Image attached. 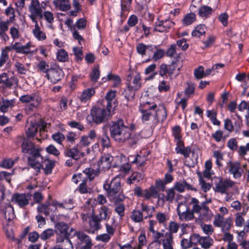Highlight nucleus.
Masks as SVG:
<instances>
[{"instance_id":"de8ad7c7","label":"nucleus","mask_w":249,"mask_h":249,"mask_svg":"<svg viewBox=\"0 0 249 249\" xmlns=\"http://www.w3.org/2000/svg\"><path fill=\"white\" fill-rule=\"evenodd\" d=\"M213 241L209 236H201L200 245L202 248L207 249L210 248L213 244Z\"/></svg>"},{"instance_id":"c9c22d12","label":"nucleus","mask_w":249,"mask_h":249,"mask_svg":"<svg viewBox=\"0 0 249 249\" xmlns=\"http://www.w3.org/2000/svg\"><path fill=\"white\" fill-rule=\"evenodd\" d=\"M55 228L63 236V237H67L70 236V234L68 231L69 230V226L64 222H61L56 223L55 225Z\"/></svg>"},{"instance_id":"39448f33","label":"nucleus","mask_w":249,"mask_h":249,"mask_svg":"<svg viewBox=\"0 0 249 249\" xmlns=\"http://www.w3.org/2000/svg\"><path fill=\"white\" fill-rule=\"evenodd\" d=\"M19 101L24 104L29 103V105L26 107V111L30 112L36 108L40 105L41 98L37 94L34 93L31 94H25L19 98Z\"/></svg>"},{"instance_id":"20e7f679","label":"nucleus","mask_w":249,"mask_h":249,"mask_svg":"<svg viewBox=\"0 0 249 249\" xmlns=\"http://www.w3.org/2000/svg\"><path fill=\"white\" fill-rule=\"evenodd\" d=\"M111 110L109 108L94 107L90 114L88 116V119H91L92 122L96 124H100L107 121L110 116Z\"/></svg>"},{"instance_id":"473e14b6","label":"nucleus","mask_w":249,"mask_h":249,"mask_svg":"<svg viewBox=\"0 0 249 249\" xmlns=\"http://www.w3.org/2000/svg\"><path fill=\"white\" fill-rule=\"evenodd\" d=\"M35 24V28L33 29V33L35 37L39 41H43L46 38L45 33L43 32L37 22H33Z\"/></svg>"},{"instance_id":"72a5a7b5","label":"nucleus","mask_w":249,"mask_h":249,"mask_svg":"<svg viewBox=\"0 0 249 249\" xmlns=\"http://www.w3.org/2000/svg\"><path fill=\"white\" fill-rule=\"evenodd\" d=\"M2 213L4 215L6 220L11 221L15 217L14 211L13 207L9 204L5 205L4 209L2 210Z\"/></svg>"},{"instance_id":"a878e982","label":"nucleus","mask_w":249,"mask_h":249,"mask_svg":"<svg viewBox=\"0 0 249 249\" xmlns=\"http://www.w3.org/2000/svg\"><path fill=\"white\" fill-rule=\"evenodd\" d=\"M116 92L110 90L107 93L106 96V101L107 102V108L112 110L116 106V100L115 99Z\"/></svg>"},{"instance_id":"393cba45","label":"nucleus","mask_w":249,"mask_h":249,"mask_svg":"<svg viewBox=\"0 0 249 249\" xmlns=\"http://www.w3.org/2000/svg\"><path fill=\"white\" fill-rule=\"evenodd\" d=\"M93 88L87 89L84 90L78 96V98L82 103H86L89 102L91 97L95 94Z\"/></svg>"},{"instance_id":"4c0bfd02","label":"nucleus","mask_w":249,"mask_h":249,"mask_svg":"<svg viewBox=\"0 0 249 249\" xmlns=\"http://www.w3.org/2000/svg\"><path fill=\"white\" fill-rule=\"evenodd\" d=\"M106 231L107 234L111 237L112 236L116 231V229L117 226V224L116 223L115 219L114 217L111 218V222H107L105 224Z\"/></svg>"},{"instance_id":"0e129e2a","label":"nucleus","mask_w":249,"mask_h":249,"mask_svg":"<svg viewBox=\"0 0 249 249\" xmlns=\"http://www.w3.org/2000/svg\"><path fill=\"white\" fill-rule=\"evenodd\" d=\"M16 71L18 73L21 74H26L27 71V69L25 68L24 65L19 62H16L14 64Z\"/></svg>"},{"instance_id":"412c9836","label":"nucleus","mask_w":249,"mask_h":249,"mask_svg":"<svg viewBox=\"0 0 249 249\" xmlns=\"http://www.w3.org/2000/svg\"><path fill=\"white\" fill-rule=\"evenodd\" d=\"M110 214V209L106 206H102L97 209L96 213H94V216L101 221L108 219Z\"/></svg>"},{"instance_id":"bf43d9fd","label":"nucleus","mask_w":249,"mask_h":249,"mask_svg":"<svg viewBox=\"0 0 249 249\" xmlns=\"http://www.w3.org/2000/svg\"><path fill=\"white\" fill-rule=\"evenodd\" d=\"M246 212L243 211L242 213H237L235 215V225L237 227H241L243 225L245 221L243 217V215H245Z\"/></svg>"},{"instance_id":"338daca9","label":"nucleus","mask_w":249,"mask_h":249,"mask_svg":"<svg viewBox=\"0 0 249 249\" xmlns=\"http://www.w3.org/2000/svg\"><path fill=\"white\" fill-rule=\"evenodd\" d=\"M232 221L230 218H228L224 220L220 227L221 228L222 230L225 232L229 231L231 226Z\"/></svg>"},{"instance_id":"0eeeda50","label":"nucleus","mask_w":249,"mask_h":249,"mask_svg":"<svg viewBox=\"0 0 249 249\" xmlns=\"http://www.w3.org/2000/svg\"><path fill=\"white\" fill-rule=\"evenodd\" d=\"M179 219L181 221H188L194 219V215L189 207L185 203H179L177 208Z\"/></svg>"},{"instance_id":"bb28decb","label":"nucleus","mask_w":249,"mask_h":249,"mask_svg":"<svg viewBox=\"0 0 249 249\" xmlns=\"http://www.w3.org/2000/svg\"><path fill=\"white\" fill-rule=\"evenodd\" d=\"M156 46L152 45H145L144 43H138L136 46L137 52L140 55L143 56L146 55V52L148 51L153 52Z\"/></svg>"},{"instance_id":"9d476101","label":"nucleus","mask_w":249,"mask_h":249,"mask_svg":"<svg viewBox=\"0 0 249 249\" xmlns=\"http://www.w3.org/2000/svg\"><path fill=\"white\" fill-rule=\"evenodd\" d=\"M32 45L30 42L27 43L23 45L20 42H15L14 44H11L10 46H7L10 51L14 50L18 53L23 54H32L31 50Z\"/></svg>"},{"instance_id":"680f3d73","label":"nucleus","mask_w":249,"mask_h":249,"mask_svg":"<svg viewBox=\"0 0 249 249\" xmlns=\"http://www.w3.org/2000/svg\"><path fill=\"white\" fill-rule=\"evenodd\" d=\"M100 142L104 148H108L110 146V139L106 134L103 135L99 138Z\"/></svg>"},{"instance_id":"ddd939ff","label":"nucleus","mask_w":249,"mask_h":249,"mask_svg":"<svg viewBox=\"0 0 249 249\" xmlns=\"http://www.w3.org/2000/svg\"><path fill=\"white\" fill-rule=\"evenodd\" d=\"M227 167L229 173L232 174L234 178L236 179L241 178L244 171L239 162L229 161L227 163Z\"/></svg>"},{"instance_id":"4d7b16f0","label":"nucleus","mask_w":249,"mask_h":249,"mask_svg":"<svg viewBox=\"0 0 249 249\" xmlns=\"http://www.w3.org/2000/svg\"><path fill=\"white\" fill-rule=\"evenodd\" d=\"M143 178V175L138 172H134L128 178L127 183L129 184L134 183L136 181L138 182Z\"/></svg>"},{"instance_id":"774afa93","label":"nucleus","mask_w":249,"mask_h":249,"mask_svg":"<svg viewBox=\"0 0 249 249\" xmlns=\"http://www.w3.org/2000/svg\"><path fill=\"white\" fill-rule=\"evenodd\" d=\"M52 139L57 143L61 144L63 141H64L65 137L64 135L60 132H56L52 135Z\"/></svg>"},{"instance_id":"e433bc0d","label":"nucleus","mask_w":249,"mask_h":249,"mask_svg":"<svg viewBox=\"0 0 249 249\" xmlns=\"http://www.w3.org/2000/svg\"><path fill=\"white\" fill-rule=\"evenodd\" d=\"M207 30V27L204 24L197 25L192 32V36L193 37H200L205 35Z\"/></svg>"},{"instance_id":"f704fd0d","label":"nucleus","mask_w":249,"mask_h":249,"mask_svg":"<svg viewBox=\"0 0 249 249\" xmlns=\"http://www.w3.org/2000/svg\"><path fill=\"white\" fill-rule=\"evenodd\" d=\"M52 207H53L52 203H44L38 206L37 210L38 212L43 213L46 215H49L51 213L55 212L54 208Z\"/></svg>"},{"instance_id":"a18cd8bd","label":"nucleus","mask_w":249,"mask_h":249,"mask_svg":"<svg viewBox=\"0 0 249 249\" xmlns=\"http://www.w3.org/2000/svg\"><path fill=\"white\" fill-rule=\"evenodd\" d=\"M7 46L1 50L0 55V68L2 67L4 64L9 59L8 53L10 52Z\"/></svg>"},{"instance_id":"9b49d317","label":"nucleus","mask_w":249,"mask_h":249,"mask_svg":"<svg viewBox=\"0 0 249 249\" xmlns=\"http://www.w3.org/2000/svg\"><path fill=\"white\" fill-rule=\"evenodd\" d=\"M62 70L59 67H51L46 75L47 79L52 83L55 84L60 81L64 77Z\"/></svg>"},{"instance_id":"1a4fd4ad","label":"nucleus","mask_w":249,"mask_h":249,"mask_svg":"<svg viewBox=\"0 0 249 249\" xmlns=\"http://www.w3.org/2000/svg\"><path fill=\"white\" fill-rule=\"evenodd\" d=\"M18 141L17 142H22L21 148L22 151L25 153H28L29 155L35 154L38 155L39 150L35 147V144L29 140L25 139L23 136H18Z\"/></svg>"},{"instance_id":"7c9ffc66","label":"nucleus","mask_w":249,"mask_h":249,"mask_svg":"<svg viewBox=\"0 0 249 249\" xmlns=\"http://www.w3.org/2000/svg\"><path fill=\"white\" fill-rule=\"evenodd\" d=\"M43 11L41 14L42 16L39 17V19H42L44 18L48 24V27L53 29V23L54 19L53 14L49 11H45V10Z\"/></svg>"},{"instance_id":"6e6552de","label":"nucleus","mask_w":249,"mask_h":249,"mask_svg":"<svg viewBox=\"0 0 249 249\" xmlns=\"http://www.w3.org/2000/svg\"><path fill=\"white\" fill-rule=\"evenodd\" d=\"M235 182L230 179L219 178L215 183V191L221 194H226L227 191L235 185Z\"/></svg>"},{"instance_id":"4be33fe9","label":"nucleus","mask_w":249,"mask_h":249,"mask_svg":"<svg viewBox=\"0 0 249 249\" xmlns=\"http://www.w3.org/2000/svg\"><path fill=\"white\" fill-rule=\"evenodd\" d=\"M38 126L39 124L36 121H27L25 129L27 138H33L37 132Z\"/></svg>"},{"instance_id":"37998d69","label":"nucleus","mask_w":249,"mask_h":249,"mask_svg":"<svg viewBox=\"0 0 249 249\" xmlns=\"http://www.w3.org/2000/svg\"><path fill=\"white\" fill-rule=\"evenodd\" d=\"M212 9L208 6H203L199 8L198 15L202 18L209 17L212 13Z\"/></svg>"},{"instance_id":"a211bd4d","label":"nucleus","mask_w":249,"mask_h":249,"mask_svg":"<svg viewBox=\"0 0 249 249\" xmlns=\"http://www.w3.org/2000/svg\"><path fill=\"white\" fill-rule=\"evenodd\" d=\"M113 158L109 154H105L102 156L98 162L99 168L104 171H106L110 169L111 166Z\"/></svg>"},{"instance_id":"8fccbe9b","label":"nucleus","mask_w":249,"mask_h":249,"mask_svg":"<svg viewBox=\"0 0 249 249\" xmlns=\"http://www.w3.org/2000/svg\"><path fill=\"white\" fill-rule=\"evenodd\" d=\"M37 68L38 71L40 72L46 74V75L48 73V71L51 70L48 64L44 60H41L37 65Z\"/></svg>"},{"instance_id":"09e8293b","label":"nucleus","mask_w":249,"mask_h":249,"mask_svg":"<svg viewBox=\"0 0 249 249\" xmlns=\"http://www.w3.org/2000/svg\"><path fill=\"white\" fill-rule=\"evenodd\" d=\"M167 214L162 212H158L156 214V219L159 224L165 226L167 221L169 220Z\"/></svg>"},{"instance_id":"7ed1b4c3","label":"nucleus","mask_w":249,"mask_h":249,"mask_svg":"<svg viewBox=\"0 0 249 249\" xmlns=\"http://www.w3.org/2000/svg\"><path fill=\"white\" fill-rule=\"evenodd\" d=\"M141 77L136 71L131 72L127 77V87L124 90L125 97L128 99L133 98L135 91L141 88Z\"/></svg>"},{"instance_id":"a19ab883","label":"nucleus","mask_w":249,"mask_h":249,"mask_svg":"<svg viewBox=\"0 0 249 249\" xmlns=\"http://www.w3.org/2000/svg\"><path fill=\"white\" fill-rule=\"evenodd\" d=\"M142 212L144 213L143 217L145 219L152 217L153 213L155 211L154 207H149L143 203L141 204Z\"/></svg>"},{"instance_id":"79ce46f5","label":"nucleus","mask_w":249,"mask_h":249,"mask_svg":"<svg viewBox=\"0 0 249 249\" xmlns=\"http://www.w3.org/2000/svg\"><path fill=\"white\" fill-rule=\"evenodd\" d=\"M175 189L180 193L184 192L185 189L188 190H193L192 186L188 184L185 181L177 182L175 185Z\"/></svg>"},{"instance_id":"e2e57ef3","label":"nucleus","mask_w":249,"mask_h":249,"mask_svg":"<svg viewBox=\"0 0 249 249\" xmlns=\"http://www.w3.org/2000/svg\"><path fill=\"white\" fill-rule=\"evenodd\" d=\"M179 229V225L174 221H171L169 223L168 226L169 231L166 233H170L171 235L173 233H177Z\"/></svg>"},{"instance_id":"c85d7f7f","label":"nucleus","mask_w":249,"mask_h":249,"mask_svg":"<svg viewBox=\"0 0 249 249\" xmlns=\"http://www.w3.org/2000/svg\"><path fill=\"white\" fill-rule=\"evenodd\" d=\"M69 236L62 237L58 236L56 239L57 243H62L60 247L62 249H73L71 241L69 238Z\"/></svg>"},{"instance_id":"69168bd1","label":"nucleus","mask_w":249,"mask_h":249,"mask_svg":"<svg viewBox=\"0 0 249 249\" xmlns=\"http://www.w3.org/2000/svg\"><path fill=\"white\" fill-rule=\"evenodd\" d=\"M10 34L11 37L13 39V40L18 39L20 36V34L18 29L15 26H13L10 28Z\"/></svg>"},{"instance_id":"f8f14e48","label":"nucleus","mask_w":249,"mask_h":249,"mask_svg":"<svg viewBox=\"0 0 249 249\" xmlns=\"http://www.w3.org/2000/svg\"><path fill=\"white\" fill-rule=\"evenodd\" d=\"M157 106L156 104L149 107L148 109H143L141 108L140 111L142 114V121L143 122L152 120L154 124L158 123L156 121V109Z\"/></svg>"},{"instance_id":"58836bf2","label":"nucleus","mask_w":249,"mask_h":249,"mask_svg":"<svg viewBox=\"0 0 249 249\" xmlns=\"http://www.w3.org/2000/svg\"><path fill=\"white\" fill-rule=\"evenodd\" d=\"M158 196V192L156 187L154 186L143 191V197L146 199H149L151 197L156 198Z\"/></svg>"},{"instance_id":"3c124183","label":"nucleus","mask_w":249,"mask_h":249,"mask_svg":"<svg viewBox=\"0 0 249 249\" xmlns=\"http://www.w3.org/2000/svg\"><path fill=\"white\" fill-rule=\"evenodd\" d=\"M15 102L14 100H3L2 104L0 106V110L2 112H6L9 108L13 107L15 105Z\"/></svg>"},{"instance_id":"aec40b11","label":"nucleus","mask_w":249,"mask_h":249,"mask_svg":"<svg viewBox=\"0 0 249 249\" xmlns=\"http://www.w3.org/2000/svg\"><path fill=\"white\" fill-rule=\"evenodd\" d=\"M0 83L3 85L5 88H10L18 84V80L13 76L9 77L6 73L0 74Z\"/></svg>"},{"instance_id":"cd10ccee","label":"nucleus","mask_w":249,"mask_h":249,"mask_svg":"<svg viewBox=\"0 0 249 249\" xmlns=\"http://www.w3.org/2000/svg\"><path fill=\"white\" fill-rule=\"evenodd\" d=\"M129 160H131V163L135 164L138 167H141L144 165L147 158L144 155L137 154L135 156H130L128 157Z\"/></svg>"},{"instance_id":"f3484780","label":"nucleus","mask_w":249,"mask_h":249,"mask_svg":"<svg viewBox=\"0 0 249 249\" xmlns=\"http://www.w3.org/2000/svg\"><path fill=\"white\" fill-rule=\"evenodd\" d=\"M28 164L29 165L35 169L36 172L39 171L42 167L41 162L42 161V158L38 152V155L32 154L28 156Z\"/></svg>"},{"instance_id":"ea45409f","label":"nucleus","mask_w":249,"mask_h":249,"mask_svg":"<svg viewBox=\"0 0 249 249\" xmlns=\"http://www.w3.org/2000/svg\"><path fill=\"white\" fill-rule=\"evenodd\" d=\"M213 216V213L209 208L206 206H203L202 211L199 214V218L204 221L211 220Z\"/></svg>"},{"instance_id":"603ef678","label":"nucleus","mask_w":249,"mask_h":249,"mask_svg":"<svg viewBox=\"0 0 249 249\" xmlns=\"http://www.w3.org/2000/svg\"><path fill=\"white\" fill-rule=\"evenodd\" d=\"M56 58L59 62H66L69 59L68 53L64 49L58 50L56 53Z\"/></svg>"},{"instance_id":"5701e85b","label":"nucleus","mask_w":249,"mask_h":249,"mask_svg":"<svg viewBox=\"0 0 249 249\" xmlns=\"http://www.w3.org/2000/svg\"><path fill=\"white\" fill-rule=\"evenodd\" d=\"M163 232L162 239L158 242H161L163 249H173V236L170 233H165L164 234Z\"/></svg>"},{"instance_id":"5fc2aeb1","label":"nucleus","mask_w":249,"mask_h":249,"mask_svg":"<svg viewBox=\"0 0 249 249\" xmlns=\"http://www.w3.org/2000/svg\"><path fill=\"white\" fill-rule=\"evenodd\" d=\"M93 215H94L93 209L91 208L85 209L81 213L82 219L83 221H87L91 217H92Z\"/></svg>"},{"instance_id":"f257e3e1","label":"nucleus","mask_w":249,"mask_h":249,"mask_svg":"<svg viewBox=\"0 0 249 249\" xmlns=\"http://www.w3.org/2000/svg\"><path fill=\"white\" fill-rule=\"evenodd\" d=\"M111 136L116 142L120 143H127L130 147L135 146L141 137L139 133L124 124L123 120L112 122L110 127Z\"/></svg>"},{"instance_id":"864d4df0","label":"nucleus","mask_w":249,"mask_h":249,"mask_svg":"<svg viewBox=\"0 0 249 249\" xmlns=\"http://www.w3.org/2000/svg\"><path fill=\"white\" fill-rule=\"evenodd\" d=\"M167 117L166 110L165 107L163 106L159 107L156 110V121H159V120H161L162 121L166 119Z\"/></svg>"},{"instance_id":"6ab92c4d","label":"nucleus","mask_w":249,"mask_h":249,"mask_svg":"<svg viewBox=\"0 0 249 249\" xmlns=\"http://www.w3.org/2000/svg\"><path fill=\"white\" fill-rule=\"evenodd\" d=\"M31 195L25 194H14L12 197V201L18 204L20 207H23L29 204Z\"/></svg>"},{"instance_id":"dca6fc26","label":"nucleus","mask_w":249,"mask_h":249,"mask_svg":"<svg viewBox=\"0 0 249 249\" xmlns=\"http://www.w3.org/2000/svg\"><path fill=\"white\" fill-rule=\"evenodd\" d=\"M78 145L72 148H67L64 152L65 156L78 160L85 156V153L80 151Z\"/></svg>"},{"instance_id":"b1692460","label":"nucleus","mask_w":249,"mask_h":249,"mask_svg":"<svg viewBox=\"0 0 249 249\" xmlns=\"http://www.w3.org/2000/svg\"><path fill=\"white\" fill-rule=\"evenodd\" d=\"M89 221V227L87 230L89 233H94L101 228V221L96 218L94 215Z\"/></svg>"},{"instance_id":"c03bdc74","label":"nucleus","mask_w":249,"mask_h":249,"mask_svg":"<svg viewBox=\"0 0 249 249\" xmlns=\"http://www.w3.org/2000/svg\"><path fill=\"white\" fill-rule=\"evenodd\" d=\"M196 20V16L194 13H190L186 14L182 20L184 25L188 26L192 24Z\"/></svg>"},{"instance_id":"2eb2a0df","label":"nucleus","mask_w":249,"mask_h":249,"mask_svg":"<svg viewBox=\"0 0 249 249\" xmlns=\"http://www.w3.org/2000/svg\"><path fill=\"white\" fill-rule=\"evenodd\" d=\"M74 235L80 242V244H85L84 246L81 247V249H91L93 244L90 237L83 231L75 232Z\"/></svg>"},{"instance_id":"c756f323","label":"nucleus","mask_w":249,"mask_h":249,"mask_svg":"<svg viewBox=\"0 0 249 249\" xmlns=\"http://www.w3.org/2000/svg\"><path fill=\"white\" fill-rule=\"evenodd\" d=\"M190 204L192 205L191 211L193 213H197L200 214L203 209V206H206V202H202L200 204L199 201L196 198L193 197L191 198Z\"/></svg>"},{"instance_id":"f03ea898","label":"nucleus","mask_w":249,"mask_h":249,"mask_svg":"<svg viewBox=\"0 0 249 249\" xmlns=\"http://www.w3.org/2000/svg\"><path fill=\"white\" fill-rule=\"evenodd\" d=\"M107 196L109 201L113 203L124 200L125 196L121 184V178L118 176L113 178L110 181H107L104 184Z\"/></svg>"},{"instance_id":"052dcab7","label":"nucleus","mask_w":249,"mask_h":249,"mask_svg":"<svg viewBox=\"0 0 249 249\" xmlns=\"http://www.w3.org/2000/svg\"><path fill=\"white\" fill-rule=\"evenodd\" d=\"M149 230L152 234V237L155 241H158L163 236V232L164 231L163 230L161 232L155 231L154 226L149 225Z\"/></svg>"},{"instance_id":"6e6d98bb","label":"nucleus","mask_w":249,"mask_h":249,"mask_svg":"<svg viewBox=\"0 0 249 249\" xmlns=\"http://www.w3.org/2000/svg\"><path fill=\"white\" fill-rule=\"evenodd\" d=\"M206 112L208 117L210 118L213 125H220V122L216 119L217 114L215 111L208 110Z\"/></svg>"},{"instance_id":"423d86ee","label":"nucleus","mask_w":249,"mask_h":249,"mask_svg":"<svg viewBox=\"0 0 249 249\" xmlns=\"http://www.w3.org/2000/svg\"><path fill=\"white\" fill-rule=\"evenodd\" d=\"M45 10V7L41 5L38 0H31L28 7L29 17L32 22H37V19L41 17L42 13Z\"/></svg>"},{"instance_id":"4468645a","label":"nucleus","mask_w":249,"mask_h":249,"mask_svg":"<svg viewBox=\"0 0 249 249\" xmlns=\"http://www.w3.org/2000/svg\"><path fill=\"white\" fill-rule=\"evenodd\" d=\"M99 174V170H94L91 168H87L81 173H79L76 175L82 182H86V180L89 178L90 180L93 179L96 176Z\"/></svg>"},{"instance_id":"2f4dec72","label":"nucleus","mask_w":249,"mask_h":249,"mask_svg":"<svg viewBox=\"0 0 249 249\" xmlns=\"http://www.w3.org/2000/svg\"><path fill=\"white\" fill-rule=\"evenodd\" d=\"M53 3L56 8L62 11H66L71 8V3L68 0H54Z\"/></svg>"},{"instance_id":"49530a36","label":"nucleus","mask_w":249,"mask_h":249,"mask_svg":"<svg viewBox=\"0 0 249 249\" xmlns=\"http://www.w3.org/2000/svg\"><path fill=\"white\" fill-rule=\"evenodd\" d=\"M131 219L136 223L141 222L143 219V214L142 211L133 210L130 215Z\"/></svg>"},{"instance_id":"13d9d810","label":"nucleus","mask_w":249,"mask_h":249,"mask_svg":"<svg viewBox=\"0 0 249 249\" xmlns=\"http://www.w3.org/2000/svg\"><path fill=\"white\" fill-rule=\"evenodd\" d=\"M114 204L115 205L114 211L119 215L120 218H122L124 215V205L120 202Z\"/></svg>"}]
</instances>
